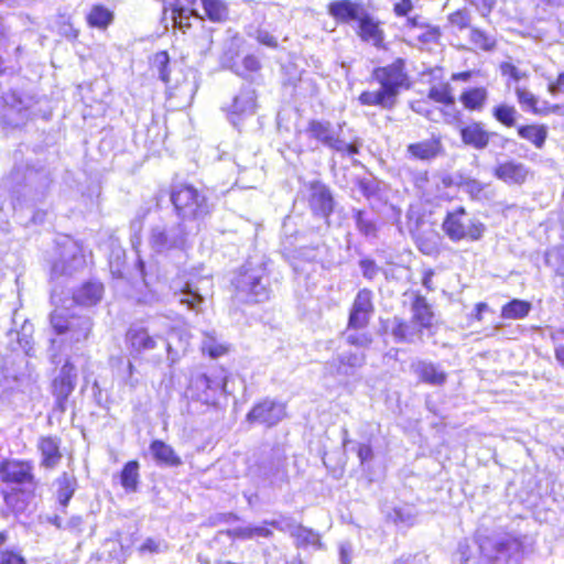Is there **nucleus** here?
Wrapping results in <instances>:
<instances>
[{
	"instance_id": "1",
	"label": "nucleus",
	"mask_w": 564,
	"mask_h": 564,
	"mask_svg": "<svg viewBox=\"0 0 564 564\" xmlns=\"http://www.w3.org/2000/svg\"><path fill=\"white\" fill-rule=\"evenodd\" d=\"M404 67L405 63L402 58H398L387 66L376 67L372 70V78L380 85V88L375 91H362L358 98L360 104L392 110L398 104L401 89L410 87Z\"/></svg>"
},
{
	"instance_id": "2",
	"label": "nucleus",
	"mask_w": 564,
	"mask_h": 564,
	"mask_svg": "<svg viewBox=\"0 0 564 564\" xmlns=\"http://www.w3.org/2000/svg\"><path fill=\"white\" fill-rule=\"evenodd\" d=\"M0 482L4 486L1 492L7 506L14 512H22L36 487L32 465L17 459H3L0 463Z\"/></svg>"
},
{
	"instance_id": "3",
	"label": "nucleus",
	"mask_w": 564,
	"mask_h": 564,
	"mask_svg": "<svg viewBox=\"0 0 564 564\" xmlns=\"http://www.w3.org/2000/svg\"><path fill=\"white\" fill-rule=\"evenodd\" d=\"M156 319L150 322V328L141 325H131L126 334L128 349L133 357H138L153 350L158 340H162L167 354L169 366H174L181 358V352H185L187 341L178 335V332L169 327L166 334L156 332Z\"/></svg>"
},
{
	"instance_id": "4",
	"label": "nucleus",
	"mask_w": 564,
	"mask_h": 564,
	"mask_svg": "<svg viewBox=\"0 0 564 564\" xmlns=\"http://www.w3.org/2000/svg\"><path fill=\"white\" fill-rule=\"evenodd\" d=\"M51 326L56 335L62 336L61 341L51 339L48 357L53 365L62 362L61 351L66 344L74 345L87 340L91 332L93 322L85 315L70 314L64 307L55 308L50 316Z\"/></svg>"
},
{
	"instance_id": "5",
	"label": "nucleus",
	"mask_w": 564,
	"mask_h": 564,
	"mask_svg": "<svg viewBox=\"0 0 564 564\" xmlns=\"http://www.w3.org/2000/svg\"><path fill=\"white\" fill-rule=\"evenodd\" d=\"M236 296L248 303H261L270 297V280L264 256L254 254L241 265L232 280Z\"/></svg>"
},
{
	"instance_id": "6",
	"label": "nucleus",
	"mask_w": 564,
	"mask_h": 564,
	"mask_svg": "<svg viewBox=\"0 0 564 564\" xmlns=\"http://www.w3.org/2000/svg\"><path fill=\"white\" fill-rule=\"evenodd\" d=\"M51 174L44 167L35 169L29 165H15L3 178V186L23 196H43L51 184Z\"/></svg>"
},
{
	"instance_id": "7",
	"label": "nucleus",
	"mask_w": 564,
	"mask_h": 564,
	"mask_svg": "<svg viewBox=\"0 0 564 564\" xmlns=\"http://www.w3.org/2000/svg\"><path fill=\"white\" fill-rule=\"evenodd\" d=\"M171 202L183 220L200 219L210 212L206 195L188 184L173 186Z\"/></svg>"
},
{
	"instance_id": "8",
	"label": "nucleus",
	"mask_w": 564,
	"mask_h": 564,
	"mask_svg": "<svg viewBox=\"0 0 564 564\" xmlns=\"http://www.w3.org/2000/svg\"><path fill=\"white\" fill-rule=\"evenodd\" d=\"M485 229V225L470 217L462 206L447 212L442 223V230L453 242L462 240L477 241L482 237Z\"/></svg>"
},
{
	"instance_id": "9",
	"label": "nucleus",
	"mask_w": 564,
	"mask_h": 564,
	"mask_svg": "<svg viewBox=\"0 0 564 564\" xmlns=\"http://www.w3.org/2000/svg\"><path fill=\"white\" fill-rule=\"evenodd\" d=\"M187 231L182 221L160 223L151 227L148 242L155 253L183 250L186 247Z\"/></svg>"
},
{
	"instance_id": "10",
	"label": "nucleus",
	"mask_w": 564,
	"mask_h": 564,
	"mask_svg": "<svg viewBox=\"0 0 564 564\" xmlns=\"http://www.w3.org/2000/svg\"><path fill=\"white\" fill-rule=\"evenodd\" d=\"M310 138L315 139L324 147L347 155H355L359 152V147L355 142H347L340 135L343 132L341 126L335 127L332 122L326 120H311L306 130Z\"/></svg>"
},
{
	"instance_id": "11",
	"label": "nucleus",
	"mask_w": 564,
	"mask_h": 564,
	"mask_svg": "<svg viewBox=\"0 0 564 564\" xmlns=\"http://www.w3.org/2000/svg\"><path fill=\"white\" fill-rule=\"evenodd\" d=\"M77 383L76 367L66 356L63 366L55 373L52 383L51 392L54 397V410L59 413H65L67 410L68 398L72 395Z\"/></svg>"
},
{
	"instance_id": "12",
	"label": "nucleus",
	"mask_w": 564,
	"mask_h": 564,
	"mask_svg": "<svg viewBox=\"0 0 564 564\" xmlns=\"http://www.w3.org/2000/svg\"><path fill=\"white\" fill-rule=\"evenodd\" d=\"M256 475L265 485L281 488L289 482L286 457L279 449H273L257 465Z\"/></svg>"
},
{
	"instance_id": "13",
	"label": "nucleus",
	"mask_w": 564,
	"mask_h": 564,
	"mask_svg": "<svg viewBox=\"0 0 564 564\" xmlns=\"http://www.w3.org/2000/svg\"><path fill=\"white\" fill-rule=\"evenodd\" d=\"M212 286V280L207 276L189 279L180 289L175 288L173 294L175 300L188 311L199 313Z\"/></svg>"
},
{
	"instance_id": "14",
	"label": "nucleus",
	"mask_w": 564,
	"mask_h": 564,
	"mask_svg": "<svg viewBox=\"0 0 564 564\" xmlns=\"http://www.w3.org/2000/svg\"><path fill=\"white\" fill-rule=\"evenodd\" d=\"M286 415L285 404L272 399H264L254 404L247 414V421L272 427Z\"/></svg>"
},
{
	"instance_id": "15",
	"label": "nucleus",
	"mask_w": 564,
	"mask_h": 564,
	"mask_svg": "<svg viewBox=\"0 0 564 564\" xmlns=\"http://www.w3.org/2000/svg\"><path fill=\"white\" fill-rule=\"evenodd\" d=\"M28 382L24 375H13L7 367L0 369V400L17 406L24 402L23 387Z\"/></svg>"
},
{
	"instance_id": "16",
	"label": "nucleus",
	"mask_w": 564,
	"mask_h": 564,
	"mask_svg": "<svg viewBox=\"0 0 564 564\" xmlns=\"http://www.w3.org/2000/svg\"><path fill=\"white\" fill-rule=\"evenodd\" d=\"M373 294L369 289L358 291L348 316L350 328H366L375 312Z\"/></svg>"
},
{
	"instance_id": "17",
	"label": "nucleus",
	"mask_w": 564,
	"mask_h": 564,
	"mask_svg": "<svg viewBox=\"0 0 564 564\" xmlns=\"http://www.w3.org/2000/svg\"><path fill=\"white\" fill-rule=\"evenodd\" d=\"M308 204L313 214L325 220L332 215L335 206L330 189L319 181L310 184Z\"/></svg>"
},
{
	"instance_id": "18",
	"label": "nucleus",
	"mask_w": 564,
	"mask_h": 564,
	"mask_svg": "<svg viewBox=\"0 0 564 564\" xmlns=\"http://www.w3.org/2000/svg\"><path fill=\"white\" fill-rule=\"evenodd\" d=\"M444 153L441 138L433 135L430 139L410 143L405 149V158L412 161L430 163Z\"/></svg>"
},
{
	"instance_id": "19",
	"label": "nucleus",
	"mask_w": 564,
	"mask_h": 564,
	"mask_svg": "<svg viewBox=\"0 0 564 564\" xmlns=\"http://www.w3.org/2000/svg\"><path fill=\"white\" fill-rule=\"evenodd\" d=\"M494 175L508 185H522L533 173L524 163L508 160L496 165Z\"/></svg>"
},
{
	"instance_id": "20",
	"label": "nucleus",
	"mask_w": 564,
	"mask_h": 564,
	"mask_svg": "<svg viewBox=\"0 0 564 564\" xmlns=\"http://www.w3.org/2000/svg\"><path fill=\"white\" fill-rule=\"evenodd\" d=\"M366 362L364 352L347 351L326 362L325 368L332 376L349 377Z\"/></svg>"
},
{
	"instance_id": "21",
	"label": "nucleus",
	"mask_w": 564,
	"mask_h": 564,
	"mask_svg": "<svg viewBox=\"0 0 564 564\" xmlns=\"http://www.w3.org/2000/svg\"><path fill=\"white\" fill-rule=\"evenodd\" d=\"M256 90L249 85L243 86L239 94L232 98L229 106V120L234 126H238L236 118L252 116L256 110Z\"/></svg>"
},
{
	"instance_id": "22",
	"label": "nucleus",
	"mask_w": 564,
	"mask_h": 564,
	"mask_svg": "<svg viewBox=\"0 0 564 564\" xmlns=\"http://www.w3.org/2000/svg\"><path fill=\"white\" fill-rule=\"evenodd\" d=\"M328 13L341 23L359 22L367 13L361 2L337 0L328 4Z\"/></svg>"
},
{
	"instance_id": "23",
	"label": "nucleus",
	"mask_w": 564,
	"mask_h": 564,
	"mask_svg": "<svg viewBox=\"0 0 564 564\" xmlns=\"http://www.w3.org/2000/svg\"><path fill=\"white\" fill-rule=\"evenodd\" d=\"M37 448L41 453V465L45 468H55L61 459V440L56 436H44L39 440Z\"/></svg>"
},
{
	"instance_id": "24",
	"label": "nucleus",
	"mask_w": 564,
	"mask_h": 564,
	"mask_svg": "<svg viewBox=\"0 0 564 564\" xmlns=\"http://www.w3.org/2000/svg\"><path fill=\"white\" fill-rule=\"evenodd\" d=\"M491 135H496V133L486 131L481 122H473L460 129V138L464 144L476 150L486 149Z\"/></svg>"
},
{
	"instance_id": "25",
	"label": "nucleus",
	"mask_w": 564,
	"mask_h": 564,
	"mask_svg": "<svg viewBox=\"0 0 564 564\" xmlns=\"http://www.w3.org/2000/svg\"><path fill=\"white\" fill-rule=\"evenodd\" d=\"M291 538L294 541V546L297 549L318 551L324 547L318 532L299 523L292 529Z\"/></svg>"
},
{
	"instance_id": "26",
	"label": "nucleus",
	"mask_w": 564,
	"mask_h": 564,
	"mask_svg": "<svg viewBox=\"0 0 564 564\" xmlns=\"http://www.w3.org/2000/svg\"><path fill=\"white\" fill-rule=\"evenodd\" d=\"M419 512L412 505L395 506L387 511V521L399 529H409L417 523Z\"/></svg>"
},
{
	"instance_id": "27",
	"label": "nucleus",
	"mask_w": 564,
	"mask_h": 564,
	"mask_svg": "<svg viewBox=\"0 0 564 564\" xmlns=\"http://www.w3.org/2000/svg\"><path fill=\"white\" fill-rule=\"evenodd\" d=\"M391 335L397 343L413 344L422 340V329L412 323H409L398 316L392 319Z\"/></svg>"
},
{
	"instance_id": "28",
	"label": "nucleus",
	"mask_w": 564,
	"mask_h": 564,
	"mask_svg": "<svg viewBox=\"0 0 564 564\" xmlns=\"http://www.w3.org/2000/svg\"><path fill=\"white\" fill-rule=\"evenodd\" d=\"M414 373L425 383L442 386L446 381V373L435 364L425 360H417L411 365Z\"/></svg>"
},
{
	"instance_id": "29",
	"label": "nucleus",
	"mask_w": 564,
	"mask_h": 564,
	"mask_svg": "<svg viewBox=\"0 0 564 564\" xmlns=\"http://www.w3.org/2000/svg\"><path fill=\"white\" fill-rule=\"evenodd\" d=\"M54 486L57 501L62 512L65 513V509L77 489V479L73 474L64 471L55 479Z\"/></svg>"
},
{
	"instance_id": "30",
	"label": "nucleus",
	"mask_w": 564,
	"mask_h": 564,
	"mask_svg": "<svg viewBox=\"0 0 564 564\" xmlns=\"http://www.w3.org/2000/svg\"><path fill=\"white\" fill-rule=\"evenodd\" d=\"M84 264V259L76 251L69 250L65 252L58 260L52 265L51 276L57 279L61 276L72 275Z\"/></svg>"
},
{
	"instance_id": "31",
	"label": "nucleus",
	"mask_w": 564,
	"mask_h": 564,
	"mask_svg": "<svg viewBox=\"0 0 564 564\" xmlns=\"http://www.w3.org/2000/svg\"><path fill=\"white\" fill-rule=\"evenodd\" d=\"M149 449L155 463L160 466L178 467L183 463L173 447L161 440L152 441Z\"/></svg>"
},
{
	"instance_id": "32",
	"label": "nucleus",
	"mask_w": 564,
	"mask_h": 564,
	"mask_svg": "<svg viewBox=\"0 0 564 564\" xmlns=\"http://www.w3.org/2000/svg\"><path fill=\"white\" fill-rule=\"evenodd\" d=\"M248 35L254 39L259 44L272 50L279 48V40L281 37L283 42L289 40L288 35L282 36V32L279 31V28L271 23L259 25L253 32H249Z\"/></svg>"
},
{
	"instance_id": "33",
	"label": "nucleus",
	"mask_w": 564,
	"mask_h": 564,
	"mask_svg": "<svg viewBox=\"0 0 564 564\" xmlns=\"http://www.w3.org/2000/svg\"><path fill=\"white\" fill-rule=\"evenodd\" d=\"M102 293V283L98 281H88L73 294V301L83 306H93L101 300Z\"/></svg>"
},
{
	"instance_id": "34",
	"label": "nucleus",
	"mask_w": 564,
	"mask_h": 564,
	"mask_svg": "<svg viewBox=\"0 0 564 564\" xmlns=\"http://www.w3.org/2000/svg\"><path fill=\"white\" fill-rule=\"evenodd\" d=\"M412 322L421 329L430 328L433 324L434 313L432 306L427 303L426 299L422 295H416L412 305Z\"/></svg>"
},
{
	"instance_id": "35",
	"label": "nucleus",
	"mask_w": 564,
	"mask_h": 564,
	"mask_svg": "<svg viewBox=\"0 0 564 564\" xmlns=\"http://www.w3.org/2000/svg\"><path fill=\"white\" fill-rule=\"evenodd\" d=\"M360 37L375 45L376 47L383 46V31L379 28V24L366 13L364 18L358 22Z\"/></svg>"
},
{
	"instance_id": "36",
	"label": "nucleus",
	"mask_w": 564,
	"mask_h": 564,
	"mask_svg": "<svg viewBox=\"0 0 564 564\" xmlns=\"http://www.w3.org/2000/svg\"><path fill=\"white\" fill-rule=\"evenodd\" d=\"M261 63L252 54L246 55L240 65H236L234 72L249 84L257 83L260 78Z\"/></svg>"
},
{
	"instance_id": "37",
	"label": "nucleus",
	"mask_w": 564,
	"mask_h": 564,
	"mask_svg": "<svg viewBox=\"0 0 564 564\" xmlns=\"http://www.w3.org/2000/svg\"><path fill=\"white\" fill-rule=\"evenodd\" d=\"M205 17L214 22L220 23L228 19L229 10L224 0H200Z\"/></svg>"
},
{
	"instance_id": "38",
	"label": "nucleus",
	"mask_w": 564,
	"mask_h": 564,
	"mask_svg": "<svg viewBox=\"0 0 564 564\" xmlns=\"http://www.w3.org/2000/svg\"><path fill=\"white\" fill-rule=\"evenodd\" d=\"M518 134L533 143L535 148L542 149L547 138V128L543 124L520 126Z\"/></svg>"
},
{
	"instance_id": "39",
	"label": "nucleus",
	"mask_w": 564,
	"mask_h": 564,
	"mask_svg": "<svg viewBox=\"0 0 564 564\" xmlns=\"http://www.w3.org/2000/svg\"><path fill=\"white\" fill-rule=\"evenodd\" d=\"M352 218L360 235L366 238H377V223L365 210L354 209Z\"/></svg>"
},
{
	"instance_id": "40",
	"label": "nucleus",
	"mask_w": 564,
	"mask_h": 564,
	"mask_svg": "<svg viewBox=\"0 0 564 564\" xmlns=\"http://www.w3.org/2000/svg\"><path fill=\"white\" fill-rule=\"evenodd\" d=\"M356 185L362 196L368 199H382V186L383 183L375 177H362L356 181Z\"/></svg>"
},
{
	"instance_id": "41",
	"label": "nucleus",
	"mask_w": 564,
	"mask_h": 564,
	"mask_svg": "<svg viewBox=\"0 0 564 564\" xmlns=\"http://www.w3.org/2000/svg\"><path fill=\"white\" fill-rule=\"evenodd\" d=\"M531 311V303L528 301L513 299L501 308V317L507 319H521L528 316Z\"/></svg>"
},
{
	"instance_id": "42",
	"label": "nucleus",
	"mask_w": 564,
	"mask_h": 564,
	"mask_svg": "<svg viewBox=\"0 0 564 564\" xmlns=\"http://www.w3.org/2000/svg\"><path fill=\"white\" fill-rule=\"evenodd\" d=\"M487 96L488 93L484 87L470 88L460 95V101L469 110H480L487 100Z\"/></svg>"
},
{
	"instance_id": "43",
	"label": "nucleus",
	"mask_w": 564,
	"mask_h": 564,
	"mask_svg": "<svg viewBox=\"0 0 564 564\" xmlns=\"http://www.w3.org/2000/svg\"><path fill=\"white\" fill-rule=\"evenodd\" d=\"M366 328H350L347 324L346 330L341 334L344 340L358 348H368L372 343V336Z\"/></svg>"
},
{
	"instance_id": "44",
	"label": "nucleus",
	"mask_w": 564,
	"mask_h": 564,
	"mask_svg": "<svg viewBox=\"0 0 564 564\" xmlns=\"http://www.w3.org/2000/svg\"><path fill=\"white\" fill-rule=\"evenodd\" d=\"M193 6L194 4H187L183 8H177L173 6L172 8H170V10L172 11V21L175 28L185 31L191 26V17L204 19L198 14V12L193 8Z\"/></svg>"
},
{
	"instance_id": "45",
	"label": "nucleus",
	"mask_w": 564,
	"mask_h": 564,
	"mask_svg": "<svg viewBox=\"0 0 564 564\" xmlns=\"http://www.w3.org/2000/svg\"><path fill=\"white\" fill-rule=\"evenodd\" d=\"M120 481L127 491H137L139 484V463L137 460H130L123 466Z\"/></svg>"
},
{
	"instance_id": "46",
	"label": "nucleus",
	"mask_w": 564,
	"mask_h": 564,
	"mask_svg": "<svg viewBox=\"0 0 564 564\" xmlns=\"http://www.w3.org/2000/svg\"><path fill=\"white\" fill-rule=\"evenodd\" d=\"M343 446L345 449H351L357 453L360 465L372 460L373 451L369 444L357 443L348 438V431L344 430Z\"/></svg>"
},
{
	"instance_id": "47",
	"label": "nucleus",
	"mask_w": 564,
	"mask_h": 564,
	"mask_svg": "<svg viewBox=\"0 0 564 564\" xmlns=\"http://www.w3.org/2000/svg\"><path fill=\"white\" fill-rule=\"evenodd\" d=\"M113 19V14L107 8L102 6H94L87 15V21L90 26L105 29Z\"/></svg>"
},
{
	"instance_id": "48",
	"label": "nucleus",
	"mask_w": 564,
	"mask_h": 564,
	"mask_svg": "<svg viewBox=\"0 0 564 564\" xmlns=\"http://www.w3.org/2000/svg\"><path fill=\"white\" fill-rule=\"evenodd\" d=\"M0 102L3 104V110L1 112L3 118L9 119L12 113H21L25 109L22 99L14 91L4 93Z\"/></svg>"
},
{
	"instance_id": "49",
	"label": "nucleus",
	"mask_w": 564,
	"mask_h": 564,
	"mask_svg": "<svg viewBox=\"0 0 564 564\" xmlns=\"http://www.w3.org/2000/svg\"><path fill=\"white\" fill-rule=\"evenodd\" d=\"M492 115L497 121L506 127H513L517 122L518 111L513 106L499 105L494 108Z\"/></svg>"
},
{
	"instance_id": "50",
	"label": "nucleus",
	"mask_w": 564,
	"mask_h": 564,
	"mask_svg": "<svg viewBox=\"0 0 564 564\" xmlns=\"http://www.w3.org/2000/svg\"><path fill=\"white\" fill-rule=\"evenodd\" d=\"M459 186L463 192L468 194L473 199L480 200L487 198V195L485 194L487 185L476 178L467 177L460 182Z\"/></svg>"
},
{
	"instance_id": "51",
	"label": "nucleus",
	"mask_w": 564,
	"mask_h": 564,
	"mask_svg": "<svg viewBox=\"0 0 564 564\" xmlns=\"http://www.w3.org/2000/svg\"><path fill=\"white\" fill-rule=\"evenodd\" d=\"M470 42L482 51H492L496 46V40L477 28L470 29Z\"/></svg>"
},
{
	"instance_id": "52",
	"label": "nucleus",
	"mask_w": 564,
	"mask_h": 564,
	"mask_svg": "<svg viewBox=\"0 0 564 564\" xmlns=\"http://www.w3.org/2000/svg\"><path fill=\"white\" fill-rule=\"evenodd\" d=\"M170 57L167 52L161 51L154 55L153 66L156 68L159 78L165 84L170 83V70H169Z\"/></svg>"
},
{
	"instance_id": "53",
	"label": "nucleus",
	"mask_w": 564,
	"mask_h": 564,
	"mask_svg": "<svg viewBox=\"0 0 564 564\" xmlns=\"http://www.w3.org/2000/svg\"><path fill=\"white\" fill-rule=\"evenodd\" d=\"M441 36V31L437 26L425 24L417 33L412 34L413 39H416L422 44H434L437 43Z\"/></svg>"
},
{
	"instance_id": "54",
	"label": "nucleus",
	"mask_w": 564,
	"mask_h": 564,
	"mask_svg": "<svg viewBox=\"0 0 564 564\" xmlns=\"http://www.w3.org/2000/svg\"><path fill=\"white\" fill-rule=\"evenodd\" d=\"M208 378V390L213 393L218 391L226 393L227 376L225 370H215L212 373H207Z\"/></svg>"
},
{
	"instance_id": "55",
	"label": "nucleus",
	"mask_w": 564,
	"mask_h": 564,
	"mask_svg": "<svg viewBox=\"0 0 564 564\" xmlns=\"http://www.w3.org/2000/svg\"><path fill=\"white\" fill-rule=\"evenodd\" d=\"M516 94L518 101L523 106L530 108L534 113H544L543 110L536 107L538 98L528 89L523 87H517Z\"/></svg>"
},
{
	"instance_id": "56",
	"label": "nucleus",
	"mask_w": 564,
	"mask_h": 564,
	"mask_svg": "<svg viewBox=\"0 0 564 564\" xmlns=\"http://www.w3.org/2000/svg\"><path fill=\"white\" fill-rule=\"evenodd\" d=\"M448 21L459 30L467 29L470 25V13L467 9H458L448 15Z\"/></svg>"
},
{
	"instance_id": "57",
	"label": "nucleus",
	"mask_w": 564,
	"mask_h": 564,
	"mask_svg": "<svg viewBox=\"0 0 564 564\" xmlns=\"http://www.w3.org/2000/svg\"><path fill=\"white\" fill-rule=\"evenodd\" d=\"M429 98L447 106L454 104V97L451 95L447 87L438 88L433 86L429 91Z\"/></svg>"
},
{
	"instance_id": "58",
	"label": "nucleus",
	"mask_w": 564,
	"mask_h": 564,
	"mask_svg": "<svg viewBox=\"0 0 564 564\" xmlns=\"http://www.w3.org/2000/svg\"><path fill=\"white\" fill-rule=\"evenodd\" d=\"M359 268L361 270L362 276L369 281L373 280L381 270L375 260L368 258L361 259L359 261Z\"/></svg>"
},
{
	"instance_id": "59",
	"label": "nucleus",
	"mask_w": 564,
	"mask_h": 564,
	"mask_svg": "<svg viewBox=\"0 0 564 564\" xmlns=\"http://www.w3.org/2000/svg\"><path fill=\"white\" fill-rule=\"evenodd\" d=\"M274 535L273 531L267 524V520H263L259 524H251V540L254 539H267L270 540Z\"/></svg>"
},
{
	"instance_id": "60",
	"label": "nucleus",
	"mask_w": 564,
	"mask_h": 564,
	"mask_svg": "<svg viewBox=\"0 0 564 564\" xmlns=\"http://www.w3.org/2000/svg\"><path fill=\"white\" fill-rule=\"evenodd\" d=\"M0 564H26V560L13 550L0 552Z\"/></svg>"
},
{
	"instance_id": "61",
	"label": "nucleus",
	"mask_w": 564,
	"mask_h": 564,
	"mask_svg": "<svg viewBox=\"0 0 564 564\" xmlns=\"http://www.w3.org/2000/svg\"><path fill=\"white\" fill-rule=\"evenodd\" d=\"M339 561L341 564H350L354 557V546L349 541H341L338 544Z\"/></svg>"
},
{
	"instance_id": "62",
	"label": "nucleus",
	"mask_w": 564,
	"mask_h": 564,
	"mask_svg": "<svg viewBox=\"0 0 564 564\" xmlns=\"http://www.w3.org/2000/svg\"><path fill=\"white\" fill-rule=\"evenodd\" d=\"M192 384L197 389V390H202L206 397H205V401H208V399L212 397L209 394V390H208V378H207V373H200L198 376H196L193 381H192Z\"/></svg>"
},
{
	"instance_id": "63",
	"label": "nucleus",
	"mask_w": 564,
	"mask_h": 564,
	"mask_svg": "<svg viewBox=\"0 0 564 564\" xmlns=\"http://www.w3.org/2000/svg\"><path fill=\"white\" fill-rule=\"evenodd\" d=\"M267 524L269 525L270 529L273 528L281 532H288L291 535V531L295 527L296 522L293 520H288V521H285V527H282L281 519H273V520H267Z\"/></svg>"
},
{
	"instance_id": "64",
	"label": "nucleus",
	"mask_w": 564,
	"mask_h": 564,
	"mask_svg": "<svg viewBox=\"0 0 564 564\" xmlns=\"http://www.w3.org/2000/svg\"><path fill=\"white\" fill-rule=\"evenodd\" d=\"M228 534L234 539L251 540V524L232 528L228 531Z\"/></svg>"
}]
</instances>
